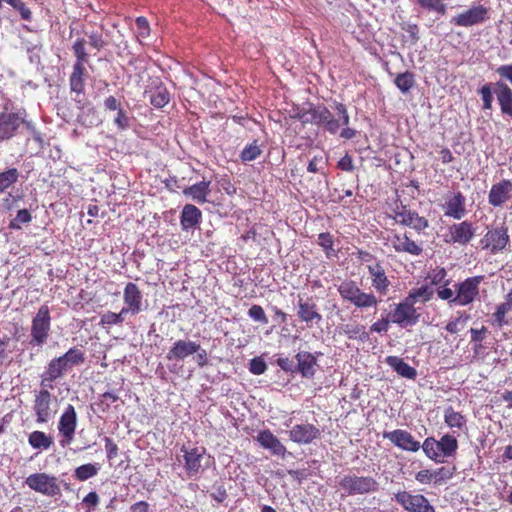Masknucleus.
Segmentation results:
<instances>
[{
	"label": "nucleus",
	"instance_id": "obj_46",
	"mask_svg": "<svg viewBox=\"0 0 512 512\" xmlns=\"http://www.w3.org/2000/svg\"><path fill=\"white\" fill-rule=\"evenodd\" d=\"M85 44L86 40L83 38L77 39L73 44V51L76 56L75 64H82L84 66V64L88 61V54L85 50Z\"/></svg>",
	"mask_w": 512,
	"mask_h": 512
},
{
	"label": "nucleus",
	"instance_id": "obj_53",
	"mask_svg": "<svg viewBox=\"0 0 512 512\" xmlns=\"http://www.w3.org/2000/svg\"><path fill=\"white\" fill-rule=\"evenodd\" d=\"M266 369L267 365L261 357H255L249 363V371L254 375H261Z\"/></svg>",
	"mask_w": 512,
	"mask_h": 512
},
{
	"label": "nucleus",
	"instance_id": "obj_26",
	"mask_svg": "<svg viewBox=\"0 0 512 512\" xmlns=\"http://www.w3.org/2000/svg\"><path fill=\"white\" fill-rule=\"evenodd\" d=\"M367 268L371 277L372 287L378 294L386 295L389 290L390 281L386 276L383 266L380 263H375L369 265Z\"/></svg>",
	"mask_w": 512,
	"mask_h": 512
},
{
	"label": "nucleus",
	"instance_id": "obj_63",
	"mask_svg": "<svg viewBox=\"0 0 512 512\" xmlns=\"http://www.w3.org/2000/svg\"><path fill=\"white\" fill-rule=\"evenodd\" d=\"M136 25L138 27L139 35L141 37H146L149 35V24L145 17H138L136 19Z\"/></svg>",
	"mask_w": 512,
	"mask_h": 512
},
{
	"label": "nucleus",
	"instance_id": "obj_9",
	"mask_svg": "<svg viewBox=\"0 0 512 512\" xmlns=\"http://www.w3.org/2000/svg\"><path fill=\"white\" fill-rule=\"evenodd\" d=\"M394 499L407 512H435L429 500L422 494L399 491L394 495Z\"/></svg>",
	"mask_w": 512,
	"mask_h": 512
},
{
	"label": "nucleus",
	"instance_id": "obj_59",
	"mask_svg": "<svg viewBox=\"0 0 512 512\" xmlns=\"http://www.w3.org/2000/svg\"><path fill=\"white\" fill-rule=\"evenodd\" d=\"M114 124L120 129L125 130L129 127V117L126 112L122 109H119L117 112V116L114 119Z\"/></svg>",
	"mask_w": 512,
	"mask_h": 512
},
{
	"label": "nucleus",
	"instance_id": "obj_16",
	"mask_svg": "<svg viewBox=\"0 0 512 512\" xmlns=\"http://www.w3.org/2000/svg\"><path fill=\"white\" fill-rule=\"evenodd\" d=\"M320 430L309 423L294 425L289 431V438L297 444H310L313 440L319 438Z\"/></svg>",
	"mask_w": 512,
	"mask_h": 512
},
{
	"label": "nucleus",
	"instance_id": "obj_56",
	"mask_svg": "<svg viewBox=\"0 0 512 512\" xmlns=\"http://www.w3.org/2000/svg\"><path fill=\"white\" fill-rule=\"evenodd\" d=\"M325 164L326 161L324 160V158L322 156L316 155L308 163L307 170L310 173L320 172Z\"/></svg>",
	"mask_w": 512,
	"mask_h": 512
},
{
	"label": "nucleus",
	"instance_id": "obj_25",
	"mask_svg": "<svg viewBox=\"0 0 512 512\" xmlns=\"http://www.w3.org/2000/svg\"><path fill=\"white\" fill-rule=\"evenodd\" d=\"M494 94L496 95L501 113L512 120V89L507 83L497 81L494 84Z\"/></svg>",
	"mask_w": 512,
	"mask_h": 512
},
{
	"label": "nucleus",
	"instance_id": "obj_13",
	"mask_svg": "<svg viewBox=\"0 0 512 512\" xmlns=\"http://www.w3.org/2000/svg\"><path fill=\"white\" fill-rule=\"evenodd\" d=\"M383 437L404 451L417 452L420 448H422L420 442L415 440L410 432L403 429L385 431L383 433Z\"/></svg>",
	"mask_w": 512,
	"mask_h": 512
},
{
	"label": "nucleus",
	"instance_id": "obj_64",
	"mask_svg": "<svg viewBox=\"0 0 512 512\" xmlns=\"http://www.w3.org/2000/svg\"><path fill=\"white\" fill-rule=\"evenodd\" d=\"M338 167L343 171H352L354 169V165L351 156L348 154L343 156L338 162Z\"/></svg>",
	"mask_w": 512,
	"mask_h": 512
},
{
	"label": "nucleus",
	"instance_id": "obj_42",
	"mask_svg": "<svg viewBox=\"0 0 512 512\" xmlns=\"http://www.w3.org/2000/svg\"><path fill=\"white\" fill-rule=\"evenodd\" d=\"M414 75L411 72H404L394 80L395 85L402 93H407L414 85Z\"/></svg>",
	"mask_w": 512,
	"mask_h": 512
},
{
	"label": "nucleus",
	"instance_id": "obj_35",
	"mask_svg": "<svg viewBox=\"0 0 512 512\" xmlns=\"http://www.w3.org/2000/svg\"><path fill=\"white\" fill-rule=\"evenodd\" d=\"M85 71V67L82 64H74L73 71L70 76V87L71 90L77 94L83 93L84 91Z\"/></svg>",
	"mask_w": 512,
	"mask_h": 512
},
{
	"label": "nucleus",
	"instance_id": "obj_1",
	"mask_svg": "<svg viewBox=\"0 0 512 512\" xmlns=\"http://www.w3.org/2000/svg\"><path fill=\"white\" fill-rule=\"evenodd\" d=\"M85 360L84 353L78 348H70L65 354L52 359L41 375V386L53 388L52 383L74 366L82 364Z\"/></svg>",
	"mask_w": 512,
	"mask_h": 512
},
{
	"label": "nucleus",
	"instance_id": "obj_27",
	"mask_svg": "<svg viewBox=\"0 0 512 512\" xmlns=\"http://www.w3.org/2000/svg\"><path fill=\"white\" fill-rule=\"evenodd\" d=\"M511 192L512 182L504 179L491 187L488 202L494 207H499L509 199Z\"/></svg>",
	"mask_w": 512,
	"mask_h": 512
},
{
	"label": "nucleus",
	"instance_id": "obj_54",
	"mask_svg": "<svg viewBox=\"0 0 512 512\" xmlns=\"http://www.w3.org/2000/svg\"><path fill=\"white\" fill-rule=\"evenodd\" d=\"M391 322V318L389 314L386 317L381 318L370 326L371 332L383 333L387 332L389 328V324Z\"/></svg>",
	"mask_w": 512,
	"mask_h": 512
},
{
	"label": "nucleus",
	"instance_id": "obj_17",
	"mask_svg": "<svg viewBox=\"0 0 512 512\" xmlns=\"http://www.w3.org/2000/svg\"><path fill=\"white\" fill-rule=\"evenodd\" d=\"M123 300L125 306L122 309L126 314L136 315L142 310V293L136 284L129 282L125 286Z\"/></svg>",
	"mask_w": 512,
	"mask_h": 512
},
{
	"label": "nucleus",
	"instance_id": "obj_21",
	"mask_svg": "<svg viewBox=\"0 0 512 512\" xmlns=\"http://www.w3.org/2000/svg\"><path fill=\"white\" fill-rule=\"evenodd\" d=\"M394 219L401 225L411 227L418 232L428 227L427 219L419 216L415 211L406 209L404 206L401 209L395 210Z\"/></svg>",
	"mask_w": 512,
	"mask_h": 512
},
{
	"label": "nucleus",
	"instance_id": "obj_2",
	"mask_svg": "<svg viewBox=\"0 0 512 512\" xmlns=\"http://www.w3.org/2000/svg\"><path fill=\"white\" fill-rule=\"evenodd\" d=\"M457 449L458 441L450 434L443 435L439 440L427 437L422 444L424 454L436 463H443L446 458L453 457Z\"/></svg>",
	"mask_w": 512,
	"mask_h": 512
},
{
	"label": "nucleus",
	"instance_id": "obj_58",
	"mask_svg": "<svg viewBox=\"0 0 512 512\" xmlns=\"http://www.w3.org/2000/svg\"><path fill=\"white\" fill-rule=\"evenodd\" d=\"M318 112V106L309 105L308 109H305L306 117H301V122L304 124L311 123V124H318V121L316 119V114Z\"/></svg>",
	"mask_w": 512,
	"mask_h": 512
},
{
	"label": "nucleus",
	"instance_id": "obj_52",
	"mask_svg": "<svg viewBox=\"0 0 512 512\" xmlns=\"http://www.w3.org/2000/svg\"><path fill=\"white\" fill-rule=\"evenodd\" d=\"M248 315L254 321L260 322L262 324L268 323V318H267L263 308L259 305H252L248 310Z\"/></svg>",
	"mask_w": 512,
	"mask_h": 512
},
{
	"label": "nucleus",
	"instance_id": "obj_60",
	"mask_svg": "<svg viewBox=\"0 0 512 512\" xmlns=\"http://www.w3.org/2000/svg\"><path fill=\"white\" fill-rule=\"evenodd\" d=\"M432 474H433V481L435 483L442 482V481L450 479L452 477V473L444 467H441L435 471H432Z\"/></svg>",
	"mask_w": 512,
	"mask_h": 512
},
{
	"label": "nucleus",
	"instance_id": "obj_24",
	"mask_svg": "<svg viewBox=\"0 0 512 512\" xmlns=\"http://www.w3.org/2000/svg\"><path fill=\"white\" fill-rule=\"evenodd\" d=\"M475 235V228L472 223L463 221L449 227L450 239L448 242L466 245Z\"/></svg>",
	"mask_w": 512,
	"mask_h": 512
},
{
	"label": "nucleus",
	"instance_id": "obj_7",
	"mask_svg": "<svg viewBox=\"0 0 512 512\" xmlns=\"http://www.w3.org/2000/svg\"><path fill=\"white\" fill-rule=\"evenodd\" d=\"M25 484L31 489L45 496L53 497L60 494L57 478L47 473H34L25 479Z\"/></svg>",
	"mask_w": 512,
	"mask_h": 512
},
{
	"label": "nucleus",
	"instance_id": "obj_33",
	"mask_svg": "<svg viewBox=\"0 0 512 512\" xmlns=\"http://www.w3.org/2000/svg\"><path fill=\"white\" fill-rule=\"evenodd\" d=\"M385 363L389 365L398 375L407 379H415L417 371L398 356H388Z\"/></svg>",
	"mask_w": 512,
	"mask_h": 512
},
{
	"label": "nucleus",
	"instance_id": "obj_43",
	"mask_svg": "<svg viewBox=\"0 0 512 512\" xmlns=\"http://www.w3.org/2000/svg\"><path fill=\"white\" fill-rule=\"evenodd\" d=\"M417 3L421 6V8L435 12L439 15H444L446 13V5L442 0H416Z\"/></svg>",
	"mask_w": 512,
	"mask_h": 512
},
{
	"label": "nucleus",
	"instance_id": "obj_22",
	"mask_svg": "<svg viewBox=\"0 0 512 512\" xmlns=\"http://www.w3.org/2000/svg\"><path fill=\"white\" fill-rule=\"evenodd\" d=\"M389 241L394 250L399 253H407L413 256H419L423 251L422 246L408 237L406 233H394L389 238Z\"/></svg>",
	"mask_w": 512,
	"mask_h": 512
},
{
	"label": "nucleus",
	"instance_id": "obj_14",
	"mask_svg": "<svg viewBox=\"0 0 512 512\" xmlns=\"http://www.w3.org/2000/svg\"><path fill=\"white\" fill-rule=\"evenodd\" d=\"M181 452L183 453L184 458V468L189 477H195L199 474L202 468V459L205 455V448L203 447H195V448H187L183 446L181 448Z\"/></svg>",
	"mask_w": 512,
	"mask_h": 512
},
{
	"label": "nucleus",
	"instance_id": "obj_55",
	"mask_svg": "<svg viewBox=\"0 0 512 512\" xmlns=\"http://www.w3.org/2000/svg\"><path fill=\"white\" fill-rule=\"evenodd\" d=\"M495 72L500 77L499 81L506 80L512 84V64L501 65L496 68Z\"/></svg>",
	"mask_w": 512,
	"mask_h": 512
},
{
	"label": "nucleus",
	"instance_id": "obj_47",
	"mask_svg": "<svg viewBox=\"0 0 512 512\" xmlns=\"http://www.w3.org/2000/svg\"><path fill=\"white\" fill-rule=\"evenodd\" d=\"M493 93H494V86L492 87L491 84H485L479 89V94L481 96L483 105V110H491L492 109V103H493Z\"/></svg>",
	"mask_w": 512,
	"mask_h": 512
},
{
	"label": "nucleus",
	"instance_id": "obj_15",
	"mask_svg": "<svg viewBox=\"0 0 512 512\" xmlns=\"http://www.w3.org/2000/svg\"><path fill=\"white\" fill-rule=\"evenodd\" d=\"M51 399L52 395L47 389H42L36 393L34 400V412L37 423H47L51 419Z\"/></svg>",
	"mask_w": 512,
	"mask_h": 512
},
{
	"label": "nucleus",
	"instance_id": "obj_28",
	"mask_svg": "<svg viewBox=\"0 0 512 512\" xmlns=\"http://www.w3.org/2000/svg\"><path fill=\"white\" fill-rule=\"evenodd\" d=\"M256 439L261 447L269 450L273 455L284 457L286 453L285 446L270 430L260 431Z\"/></svg>",
	"mask_w": 512,
	"mask_h": 512
},
{
	"label": "nucleus",
	"instance_id": "obj_18",
	"mask_svg": "<svg viewBox=\"0 0 512 512\" xmlns=\"http://www.w3.org/2000/svg\"><path fill=\"white\" fill-rule=\"evenodd\" d=\"M199 350V343L191 340H177L169 349L166 358L169 361H183Z\"/></svg>",
	"mask_w": 512,
	"mask_h": 512
},
{
	"label": "nucleus",
	"instance_id": "obj_30",
	"mask_svg": "<svg viewBox=\"0 0 512 512\" xmlns=\"http://www.w3.org/2000/svg\"><path fill=\"white\" fill-rule=\"evenodd\" d=\"M297 360L298 371L303 377L312 378L316 372L317 359L307 351H300L295 356Z\"/></svg>",
	"mask_w": 512,
	"mask_h": 512
},
{
	"label": "nucleus",
	"instance_id": "obj_23",
	"mask_svg": "<svg viewBox=\"0 0 512 512\" xmlns=\"http://www.w3.org/2000/svg\"><path fill=\"white\" fill-rule=\"evenodd\" d=\"M508 242L509 236L504 226L488 231L482 239L484 248H490L492 252L503 250Z\"/></svg>",
	"mask_w": 512,
	"mask_h": 512
},
{
	"label": "nucleus",
	"instance_id": "obj_50",
	"mask_svg": "<svg viewBox=\"0 0 512 512\" xmlns=\"http://www.w3.org/2000/svg\"><path fill=\"white\" fill-rule=\"evenodd\" d=\"M6 3L11 5L14 9H16L20 15L21 18L30 21L32 18V12L31 10L23 3L21 0H4Z\"/></svg>",
	"mask_w": 512,
	"mask_h": 512
},
{
	"label": "nucleus",
	"instance_id": "obj_36",
	"mask_svg": "<svg viewBox=\"0 0 512 512\" xmlns=\"http://www.w3.org/2000/svg\"><path fill=\"white\" fill-rule=\"evenodd\" d=\"M28 443L34 449L47 450L53 444V440L42 431H33L28 437Z\"/></svg>",
	"mask_w": 512,
	"mask_h": 512
},
{
	"label": "nucleus",
	"instance_id": "obj_5",
	"mask_svg": "<svg viewBox=\"0 0 512 512\" xmlns=\"http://www.w3.org/2000/svg\"><path fill=\"white\" fill-rule=\"evenodd\" d=\"M335 110L336 115L332 114L327 107L319 105L318 112L316 114V119L318 121L317 125L321 126L330 134H336L340 126H347L350 120L347 108L344 104L336 103Z\"/></svg>",
	"mask_w": 512,
	"mask_h": 512
},
{
	"label": "nucleus",
	"instance_id": "obj_62",
	"mask_svg": "<svg viewBox=\"0 0 512 512\" xmlns=\"http://www.w3.org/2000/svg\"><path fill=\"white\" fill-rule=\"evenodd\" d=\"M415 479L421 484H430L433 481L432 471L424 469L416 473Z\"/></svg>",
	"mask_w": 512,
	"mask_h": 512
},
{
	"label": "nucleus",
	"instance_id": "obj_48",
	"mask_svg": "<svg viewBox=\"0 0 512 512\" xmlns=\"http://www.w3.org/2000/svg\"><path fill=\"white\" fill-rule=\"evenodd\" d=\"M126 313L121 309L119 313L107 312L101 316L102 325H115L124 321Z\"/></svg>",
	"mask_w": 512,
	"mask_h": 512
},
{
	"label": "nucleus",
	"instance_id": "obj_57",
	"mask_svg": "<svg viewBox=\"0 0 512 512\" xmlns=\"http://www.w3.org/2000/svg\"><path fill=\"white\" fill-rule=\"evenodd\" d=\"M318 244L326 250L328 254L329 250H333V238L330 233L324 232L318 235Z\"/></svg>",
	"mask_w": 512,
	"mask_h": 512
},
{
	"label": "nucleus",
	"instance_id": "obj_20",
	"mask_svg": "<svg viewBox=\"0 0 512 512\" xmlns=\"http://www.w3.org/2000/svg\"><path fill=\"white\" fill-rule=\"evenodd\" d=\"M443 208L446 216L460 220L467 212L466 199L461 192H453L447 195Z\"/></svg>",
	"mask_w": 512,
	"mask_h": 512
},
{
	"label": "nucleus",
	"instance_id": "obj_51",
	"mask_svg": "<svg viewBox=\"0 0 512 512\" xmlns=\"http://www.w3.org/2000/svg\"><path fill=\"white\" fill-rule=\"evenodd\" d=\"M85 35L87 36L88 43L92 48L100 50L105 46V41L101 33L97 31H85Z\"/></svg>",
	"mask_w": 512,
	"mask_h": 512
},
{
	"label": "nucleus",
	"instance_id": "obj_49",
	"mask_svg": "<svg viewBox=\"0 0 512 512\" xmlns=\"http://www.w3.org/2000/svg\"><path fill=\"white\" fill-rule=\"evenodd\" d=\"M261 154V149L257 145L256 141L246 146L241 152V159L243 161H252L259 157Z\"/></svg>",
	"mask_w": 512,
	"mask_h": 512
},
{
	"label": "nucleus",
	"instance_id": "obj_4",
	"mask_svg": "<svg viewBox=\"0 0 512 512\" xmlns=\"http://www.w3.org/2000/svg\"><path fill=\"white\" fill-rule=\"evenodd\" d=\"M27 113L24 109L15 112H0V142L11 139L17 133L21 125L32 131L34 139L40 141V135L36 132L34 124L26 119Z\"/></svg>",
	"mask_w": 512,
	"mask_h": 512
},
{
	"label": "nucleus",
	"instance_id": "obj_8",
	"mask_svg": "<svg viewBox=\"0 0 512 512\" xmlns=\"http://www.w3.org/2000/svg\"><path fill=\"white\" fill-rule=\"evenodd\" d=\"M51 326L50 311L48 306L42 305L32 320L31 343L42 346L48 338Z\"/></svg>",
	"mask_w": 512,
	"mask_h": 512
},
{
	"label": "nucleus",
	"instance_id": "obj_10",
	"mask_svg": "<svg viewBox=\"0 0 512 512\" xmlns=\"http://www.w3.org/2000/svg\"><path fill=\"white\" fill-rule=\"evenodd\" d=\"M77 427V414L73 405L69 404L60 416L58 422L59 434L63 437L60 441L62 447L69 445L73 439Z\"/></svg>",
	"mask_w": 512,
	"mask_h": 512
},
{
	"label": "nucleus",
	"instance_id": "obj_19",
	"mask_svg": "<svg viewBox=\"0 0 512 512\" xmlns=\"http://www.w3.org/2000/svg\"><path fill=\"white\" fill-rule=\"evenodd\" d=\"M487 9L481 5L474 6L469 10L454 16L451 20L457 26L469 27L485 21Z\"/></svg>",
	"mask_w": 512,
	"mask_h": 512
},
{
	"label": "nucleus",
	"instance_id": "obj_44",
	"mask_svg": "<svg viewBox=\"0 0 512 512\" xmlns=\"http://www.w3.org/2000/svg\"><path fill=\"white\" fill-rule=\"evenodd\" d=\"M32 221V216L29 210L21 209L17 212L16 217L10 221L9 228L14 230H20L22 224H27Z\"/></svg>",
	"mask_w": 512,
	"mask_h": 512
},
{
	"label": "nucleus",
	"instance_id": "obj_31",
	"mask_svg": "<svg viewBox=\"0 0 512 512\" xmlns=\"http://www.w3.org/2000/svg\"><path fill=\"white\" fill-rule=\"evenodd\" d=\"M298 317L308 325L319 323L322 316L318 313L316 305L309 301H303L301 298L298 301Z\"/></svg>",
	"mask_w": 512,
	"mask_h": 512
},
{
	"label": "nucleus",
	"instance_id": "obj_45",
	"mask_svg": "<svg viewBox=\"0 0 512 512\" xmlns=\"http://www.w3.org/2000/svg\"><path fill=\"white\" fill-rule=\"evenodd\" d=\"M512 309V305L505 300V302L499 304L496 311L493 314L494 321L499 325L503 326L508 323L506 320V314Z\"/></svg>",
	"mask_w": 512,
	"mask_h": 512
},
{
	"label": "nucleus",
	"instance_id": "obj_39",
	"mask_svg": "<svg viewBox=\"0 0 512 512\" xmlns=\"http://www.w3.org/2000/svg\"><path fill=\"white\" fill-rule=\"evenodd\" d=\"M100 465L98 463H88L77 467L74 476L79 481H86L98 474Z\"/></svg>",
	"mask_w": 512,
	"mask_h": 512
},
{
	"label": "nucleus",
	"instance_id": "obj_40",
	"mask_svg": "<svg viewBox=\"0 0 512 512\" xmlns=\"http://www.w3.org/2000/svg\"><path fill=\"white\" fill-rule=\"evenodd\" d=\"M342 331L349 339L365 341L369 337V334L365 331V327L356 323L343 325Z\"/></svg>",
	"mask_w": 512,
	"mask_h": 512
},
{
	"label": "nucleus",
	"instance_id": "obj_29",
	"mask_svg": "<svg viewBox=\"0 0 512 512\" xmlns=\"http://www.w3.org/2000/svg\"><path fill=\"white\" fill-rule=\"evenodd\" d=\"M202 219L201 211L192 204H186L181 212L180 224L183 230L196 228Z\"/></svg>",
	"mask_w": 512,
	"mask_h": 512
},
{
	"label": "nucleus",
	"instance_id": "obj_3",
	"mask_svg": "<svg viewBox=\"0 0 512 512\" xmlns=\"http://www.w3.org/2000/svg\"><path fill=\"white\" fill-rule=\"evenodd\" d=\"M341 298L358 309L376 308L380 300L372 292H364L353 280H344L337 286Z\"/></svg>",
	"mask_w": 512,
	"mask_h": 512
},
{
	"label": "nucleus",
	"instance_id": "obj_34",
	"mask_svg": "<svg viewBox=\"0 0 512 512\" xmlns=\"http://www.w3.org/2000/svg\"><path fill=\"white\" fill-rule=\"evenodd\" d=\"M434 290L432 287L424 285L418 288H413L409 291L406 299L413 305L418 302H428L432 299Z\"/></svg>",
	"mask_w": 512,
	"mask_h": 512
},
{
	"label": "nucleus",
	"instance_id": "obj_61",
	"mask_svg": "<svg viewBox=\"0 0 512 512\" xmlns=\"http://www.w3.org/2000/svg\"><path fill=\"white\" fill-rule=\"evenodd\" d=\"M104 440L108 459H114L118 454V446L109 437H105Z\"/></svg>",
	"mask_w": 512,
	"mask_h": 512
},
{
	"label": "nucleus",
	"instance_id": "obj_38",
	"mask_svg": "<svg viewBox=\"0 0 512 512\" xmlns=\"http://www.w3.org/2000/svg\"><path fill=\"white\" fill-rule=\"evenodd\" d=\"M444 421L450 428L462 429L466 425L465 417L456 412L452 407H448L444 412Z\"/></svg>",
	"mask_w": 512,
	"mask_h": 512
},
{
	"label": "nucleus",
	"instance_id": "obj_32",
	"mask_svg": "<svg viewBox=\"0 0 512 512\" xmlns=\"http://www.w3.org/2000/svg\"><path fill=\"white\" fill-rule=\"evenodd\" d=\"M210 193V181H200L198 183H195L189 187H186L183 190V194L186 197L191 198L193 201H196L197 203H205L208 202L207 196Z\"/></svg>",
	"mask_w": 512,
	"mask_h": 512
},
{
	"label": "nucleus",
	"instance_id": "obj_41",
	"mask_svg": "<svg viewBox=\"0 0 512 512\" xmlns=\"http://www.w3.org/2000/svg\"><path fill=\"white\" fill-rule=\"evenodd\" d=\"M19 172L16 168L8 169L0 173V194L18 181Z\"/></svg>",
	"mask_w": 512,
	"mask_h": 512
},
{
	"label": "nucleus",
	"instance_id": "obj_12",
	"mask_svg": "<svg viewBox=\"0 0 512 512\" xmlns=\"http://www.w3.org/2000/svg\"><path fill=\"white\" fill-rule=\"evenodd\" d=\"M391 322L401 327L415 325L418 321L419 315L413 304L406 298L398 303L392 313L389 314Z\"/></svg>",
	"mask_w": 512,
	"mask_h": 512
},
{
	"label": "nucleus",
	"instance_id": "obj_37",
	"mask_svg": "<svg viewBox=\"0 0 512 512\" xmlns=\"http://www.w3.org/2000/svg\"><path fill=\"white\" fill-rule=\"evenodd\" d=\"M170 101V94L167 88L163 85L157 86L153 91H150V103L155 108H162Z\"/></svg>",
	"mask_w": 512,
	"mask_h": 512
},
{
	"label": "nucleus",
	"instance_id": "obj_11",
	"mask_svg": "<svg viewBox=\"0 0 512 512\" xmlns=\"http://www.w3.org/2000/svg\"><path fill=\"white\" fill-rule=\"evenodd\" d=\"M482 280L483 276H475L467 278L463 282L457 284V295L454 299L455 304L466 306L472 303L479 293V285Z\"/></svg>",
	"mask_w": 512,
	"mask_h": 512
},
{
	"label": "nucleus",
	"instance_id": "obj_6",
	"mask_svg": "<svg viewBox=\"0 0 512 512\" xmlns=\"http://www.w3.org/2000/svg\"><path fill=\"white\" fill-rule=\"evenodd\" d=\"M340 488L349 495L366 494L378 489L377 481L371 476L348 474L339 481Z\"/></svg>",
	"mask_w": 512,
	"mask_h": 512
}]
</instances>
